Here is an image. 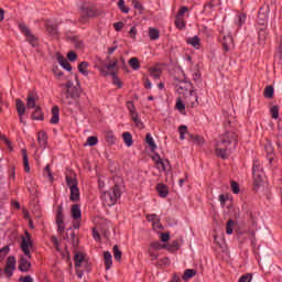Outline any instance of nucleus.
<instances>
[{
	"label": "nucleus",
	"instance_id": "obj_1",
	"mask_svg": "<svg viewBox=\"0 0 282 282\" xmlns=\"http://www.w3.org/2000/svg\"><path fill=\"white\" fill-rule=\"evenodd\" d=\"M26 237H21V245L20 248L22 252L25 254V257L21 256L19 260V270L20 272H30V269L32 268V263L30 262V259H32V253H30V250H33L34 242L32 241V236L30 232L25 231Z\"/></svg>",
	"mask_w": 282,
	"mask_h": 282
},
{
	"label": "nucleus",
	"instance_id": "obj_2",
	"mask_svg": "<svg viewBox=\"0 0 282 282\" xmlns=\"http://www.w3.org/2000/svg\"><path fill=\"white\" fill-rule=\"evenodd\" d=\"M61 87H65L66 89L62 99L64 105H74V102L80 98V84L74 86L72 80H67L66 84H62Z\"/></svg>",
	"mask_w": 282,
	"mask_h": 282
},
{
	"label": "nucleus",
	"instance_id": "obj_3",
	"mask_svg": "<svg viewBox=\"0 0 282 282\" xmlns=\"http://www.w3.org/2000/svg\"><path fill=\"white\" fill-rule=\"evenodd\" d=\"M122 197V186L115 184L111 192H105L101 195L104 206H115V204Z\"/></svg>",
	"mask_w": 282,
	"mask_h": 282
},
{
	"label": "nucleus",
	"instance_id": "obj_4",
	"mask_svg": "<svg viewBox=\"0 0 282 282\" xmlns=\"http://www.w3.org/2000/svg\"><path fill=\"white\" fill-rule=\"evenodd\" d=\"M74 261L78 279H83V270L80 269L83 265H86V272L91 271V265H89V262L85 259V254L83 252H75Z\"/></svg>",
	"mask_w": 282,
	"mask_h": 282
},
{
	"label": "nucleus",
	"instance_id": "obj_5",
	"mask_svg": "<svg viewBox=\"0 0 282 282\" xmlns=\"http://www.w3.org/2000/svg\"><path fill=\"white\" fill-rule=\"evenodd\" d=\"M66 184L70 189V202H80V189L78 188V180L74 176H66Z\"/></svg>",
	"mask_w": 282,
	"mask_h": 282
},
{
	"label": "nucleus",
	"instance_id": "obj_6",
	"mask_svg": "<svg viewBox=\"0 0 282 282\" xmlns=\"http://www.w3.org/2000/svg\"><path fill=\"white\" fill-rule=\"evenodd\" d=\"M263 177H265V172H263V167L259 163L253 164V184L254 186H261L263 182Z\"/></svg>",
	"mask_w": 282,
	"mask_h": 282
},
{
	"label": "nucleus",
	"instance_id": "obj_7",
	"mask_svg": "<svg viewBox=\"0 0 282 282\" xmlns=\"http://www.w3.org/2000/svg\"><path fill=\"white\" fill-rule=\"evenodd\" d=\"M100 235H104V237H107V223L105 220H100L93 228L94 239H96L97 241H100Z\"/></svg>",
	"mask_w": 282,
	"mask_h": 282
},
{
	"label": "nucleus",
	"instance_id": "obj_8",
	"mask_svg": "<svg viewBox=\"0 0 282 282\" xmlns=\"http://www.w3.org/2000/svg\"><path fill=\"white\" fill-rule=\"evenodd\" d=\"M183 99L187 109H195V107L199 105V97L197 96V93L195 90L189 95H185Z\"/></svg>",
	"mask_w": 282,
	"mask_h": 282
},
{
	"label": "nucleus",
	"instance_id": "obj_9",
	"mask_svg": "<svg viewBox=\"0 0 282 282\" xmlns=\"http://www.w3.org/2000/svg\"><path fill=\"white\" fill-rule=\"evenodd\" d=\"M232 142H237V133L232 131H226L224 134L220 135V141L218 143L220 144H232Z\"/></svg>",
	"mask_w": 282,
	"mask_h": 282
},
{
	"label": "nucleus",
	"instance_id": "obj_10",
	"mask_svg": "<svg viewBox=\"0 0 282 282\" xmlns=\"http://www.w3.org/2000/svg\"><path fill=\"white\" fill-rule=\"evenodd\" d=\"M14 270H17V258H14V256H10L7 259V265L4 268V274H7V276H12Z\"/></svg>",
	"mask_w": 282,
	"mask_h": 282
},
{
	"label": "nucleus",
	"instance_id": "obj_11",
	"mask_svg": "<svg viewBox=\"0 0 282 282\" xmlns=\"http://www.w3.org/2000/svg\"><path fill=\"white\" fill-rule=\"evenodd\" d=\"M177 85H178L177 93L183 98L188 96L189 94H193V91H194V90L191 89V83H188V82L182 80Z\"/></svg>",
	"mask_w": 282,
	"mask_h": 282
},
{
	"label": "nucleus",
	"instance_id": "obj_12",
	"mask_svg": "<svg viewBox=\"0 0 282 282\" xmlns=\"http://www.w3.org/2000/svg\"><path fill=\"white\" fill-rule=\"evenodd\" d=\"M152 160L153 162H155L156 169L159 171H166V164L167 166H171V162H169V160H162V158L158 153H154V155H152Z\"/></svg>",
	"mask_w": 282,
	"mask_h": 282
},
{
	"label": "nucleus",
	"instance_id": "obj_13",
	"mask_svg": "<svg viewBox=\"0 0 282 282\" xmlns=\"http://www.w3.org/2000/svg\"><path fill=\"white\" fill-rule=\"evenodd\" d=\"M268 14H270V7L268 6L261 7L258 12V23L260 25H265V22L268 21Z\"/></svg>",
	"mask_w": 282,
	"mask_h": 282
},
{
	"label": "nucleus",
	"instance_id": "obj_14",
	"mask_svg": "<svg viewBox=\"0 0 282 282\" xmlns=\"http://www.w3.org/2000/svg\"><path fill=\"white\" fill-rule=\"evenodd\" d=\"M221 43L224 52H230V50L235 47V40L232 39V35H230V33L223 36Z\"/></svg>",
	"mask_w": 282,
	"mask_h": 282
},
{
	"label": "nucleus",
	"instance_id": "obj_15",
	"mask_svg": "<svg viewBox=\"0 0 282 282\" xmlns=\"http://www.w3.org/2000/svg\"><path fill=\"white\" fill-rule=\"evenodd\" d=\"M36 100H39V95H36L35 93H29L26 97L28 109H36Z\"/></svg>",
	"mask_w": 282,
	"mask_h": 282
},
{
	"label": "nucleus",
	"instance_id": "obj_16",
	"mask_svg": "<svg viewBox=\"0 0 282 282\" xmlns=\"http://www.w3.org/2000/svg\"><path fill=\"white\" fill-rule=\"evenodd\" d=\"M57 63L66 69V72H72V64L65 58L61 53H56Z\"/></svg>",
	"mask_w": 282,
	"mask_h": 282
},
{
	"label": "nucleus",
	"instance_id": "obj_17",
	"mask_svg": "<svg viewBox=\"0 0 282 282\" xmlns=\"http://www.w3.org/2000/svg\"><path fill=\"white\" fill-rule=\"evenodd\" d=\"M70 215L75 221H80L83 213L80 212V205L75 204L70 208Z\"/></svg>",
	"mask_w": 282,
	"mask_h": 282
},
{
	"label": "nucleus",
	"instance_id": "obj_18",
	"mask_svg": "<svg viewBox=\"0 0 282 282\" xmlns=\"http://www.w3.org/2000/svg\"><path fill=\"white\" fill-rule=\"evenodd\" d=\"M82 12L89 19H94V17H100V12L91 7H82Z\"/></svg>",
	"mask_w": 282,
	"mask_h": 282
},
{
	"label": "nucleus",
	"instance_id": "obj_19",
	"mask_svg": "<svg viewBox=\"0 0 282 282\" xmlns=\"http://www.w3.org/2000/svg\"><path fill=\"white\" fill-rule=\"evenodd\" d=\"M216 155L217 158H221V160H226L228 158V152L221 143H216Z\"/></svg>",
	"mask_w": 282,
	"mask_h": 282
},
{
	"label": "nucleus",
	"instance_id": "obj_20",
	"mask_svg": "<svg viewBox=\"0 0 282 282\" xmlns=\"http://www.w3.org/2000/svg\"><path fill=\"white\" fill-rule=\"evenodd\" d=\"M186 43L187 45H192V47H195V50H199V47L202 46V40L197 35L187 39Z\"/></svg>",
	"mask_w": 282,
	"mask_h": 282
},
{
	"label": "nucleus",
	"instance_id": "obj_21",
	"mask_svg": "<svg viewBox=\"0 0 282 282\" xmlns=\"http://www.w3.org/2000/svg\"><path fill=\"white\" fill-rule=\"evenodd\" d=\"M156 192L161 197H167L169 196V186L164 183H159L156 185Z\"/></svg>",
	"mask_w": 282,
	"mask_h": 282
},
{
	"label": "nucleus",
	"instance_id": "obj_22",
	"mask_svg": "<svg viewBox=\"0 0 282 282\" xmlns=\"http://www.w3.org/2000/svg\"><path fill=\"white\" fill-rule=\"evenodd\" d=\"M37 142L41 149H45L47 147V133L41 131L37 133Z\"/></svg>",
	"mask_w": 282,
	"mask_h": 282
},
{
	"label": "nucleus",
	"instance_id": "obj_23",
	"mask_svg": "<svg viewBox=\"0 0 282 282\" xmlns=\"http://www.w3.org/2000/svg\"><path fill=\"white\" fill-rule=\"evenodd\" d=\"M15 109L19 117L25 116V104L21 99H15Z\"/></svg>",
	"mask_w": 282,
	"mask_h": 282
},
{
	"label": "nucleus",
	"instance_id": "obj_24",
	"mask_svg": "<svg viewBox=\"0 0 282 282\" xmlns=\"http://www.w3.org/2000/svg\"><path fill=\"white\" fill-rule=\"evenodd\" d=\"M46 32L50 36H58V25L54 23H46Z\"/></svg>",
	"mask_w": 282,
	"mask_h": 282
},
{
	"label": "nucleus",
	"instance_id": "obj_25",
	"mask_svg": "<svg viewBox=\"0 0 282 282\" xmlns=\"http://www.w3.org/2000/svg\"><path fill=\"white\" fill-rule=\"evenodd\" d=\"M52 118H51V124H58L61 118L58 117V113H59V109H58V106H54L52 108Z\"/></svg>",
	"mask_w": 282,
	"mask_h": 282
},
{
	"label": "nucleus",
	"instance_id": "obj_26",
	"mask_svg": "<svg viewBox=\"0 0 282 282\" xmlns=\"http://www.w3.org/2000/svg\"><path fill=\"white\" fill-rule=\"evenodd\" d=\"M104 261H105L106 270H110L111 265H113V260L111 258V252L106 251L104 253Z\"/></svg>",
	"mask_w": 282,
	"mask_h": 282
},
{
	"label": "nucleus",
	"instance_id": "obj_27",
	"mask_svg": "<svg viewBox=\"0 0 282 282\" xmlns=\"http://www.w3.org/2000/svg\"><path fill=\"white\" fill-rule=\"evenodd\" d=\"M148 36L151 41H158V39H160V30L155 28H150L148 31Z\"/></svg>",
	"mask_w": 282,
	"mask_h": 282
},
{
	"label": "nucleus",
	"instance_id": "obj_28",
	"mask_svg": "<svg viewBox=\"0 0 282 282\" xmlns=\"http://www.w3.org/2000/svg\"><path fill=\"white\" fill-rule=\"evenodd\" d=\"M149 73L152 78H160L162 76V68L160 66L151 67Z\"/></svg>",
	"mask_w": 282,
	"mask_h": 282
},
{
	"label": "nucleus",
	"instance_id": "obj_29",
	"mask_svg": "<svg viewBox=\"0 0 282 282\" xmlns=\"http://www.w3.org/2000/svg\"><path fill=\"white\" fill-rule=\"evenodd\" d=\"M145 142L150 147L152 153H155V149H158V145L155 144V141H153V137H151V133H148L145 135Z\"/></svg>",
	"mask_w": 282,
	"mask_h": 282
},
{
	"label": "nucleus",
	"instance_id": "obj_30",
	"mask_svg": "<svg viewBox=\"0 0 282 282\" xmlns=\"http://www.w3.org/2000/svg\"><path fill=\"white\" fill-rule=\"evenodd\" d=\"M87 67H89V63L88 62H82L78 65L79 74H83V76H89V70H87Z\"/></svg>",
	"mask_w": 282,
	"mask_h": 282
},
{
	"label": "nucleus",
	"instance_id": "obj_31",
	"mask_svg": "<svg viewBox=\"0 0 282 282\" xmlns=\"http://www.w3.org/2000/svg\"><path fill=\"white\" fill-rule=\"evenodd\" d=\"M70 41L76 50H83L85 47L83 40L77 36L72 37Z\"/></svg>",
	"mask_w": 282,
	"mask_h": 282
},
{
	"label": "nucleus",
	"instance_id": "obj_32",
	"mask_svg": "<svg viewBox=\"0 0 282 282\" xmlns=\"http://www.w3.org/2000/svg\"><path fill=\"white\" fill-rule=\"evenodd\" d=\"M23 164L25 173H30V161L28 160V150L22 149Z\"/></svg>",
	"mask_w": 282,
	"mask_h": 282
},
{
	"label": "nucleus",
	"instance_id": "obj_33",
	"mask_svg": "<svg viewBox=\"0 0 282 282\" xmlns=\"http://www.w3.org/2000/svg\"><path fill=\"white\" fill-rule=\"evenodd\" d=\"M197 274V271L194 269H187L184 271V274L182 276L183 281H188V279H193Z\"/></svg>",
	"mask_w": 282,
	"mask_h": 282
},
{
	"label": "nucleus",
	"instance_id": "obj_34",
	"mask_svg": "<svg viewBox=\"0 0 282 282\" xmlns=\"http://www.w3.org/2000/svg\"><path fill=\"white\" fill-rule=\"evenodd\" d=\"M189 140L197 144L198 147H203L205 140L203 137L195 135V134H189Z\"/></svg>",
	"mask_w": 282,
	"mask_h": 282
},
{
	"label": "nucleus",
	"instance_id": "obj_35",
	"mask_svg": "<svg viewBox=\"0 0 282 282\" xmlns=\"http://www.w3.org/2000/svg\"><path fill=\"white\" fill-rule=\"evenodd\" d=\"M165 250L169 252H177V250H180V242H177V240L172 241L171 245H166Z\"/></svg>",
	"mask_w": 282,
	"mask_h": 282
},
{
	"label": "nucleus",
	"instance_id": "obj_36",
	"mask_svg": "<svg viewBox=\"0 0 282 282\" xmlns=\"http://www.w3.org/2000/svg\"><path fill=\"white\" fill-rule=\"evenodd\" d=\"M32 120H43V111H41V106L35 107V110L32 113Z\"/></svg>",
	"mask_w": 282,
	"mask_h": 282
},
{
	"label": "nucleus",
	"instance_id": "obj_37",
	"mask_svg": "<svg viewBox=\"0 0 282 282\" xmlns=\"http://www.w3.org/2000/svg\"><path fill=\"white\" fill-rule=\"evenodd\" d=\"M123 142L128 147H133V137L129 132L122 133Z\"/></svg>",
	"mask_w": 282,
	"mask_h": 282
},
{
	"label": "nucleus",
	"instance_id": "obj_38",
	"mask_svg": "<svg viewBox=\"0 0 282 282\" xmlns=\"http://www.w3.org/2000/svg\"><path fill=\"white\" fill-rule=\"evenodd\" d=\"M112 252L115 254L116 261H122V251H120V248L118 247V245L113 246Z\"/></svg>",
	"mask_w": 282,
	"mask_h": 282
},
{
	"label": "nucleus",
	"instance_id": "obj_39",
	"mask_svg": "<svg viewBox=\"0 0 282 282\" xmlns=\"http://www.w3.org/2000/svg\"><path fill=\"white\" fill-rule=\"evenodd\" d=\"M175 25L176 28H178V30H184V28H186V22H184V19L182 17L176 15Z\"/></svg>",
	"mask_w": 282,
	"mask_h": 282
},
{
	"label": "nucleus",
	"instance_id": "obj_40",
	"mask_svg": "<svg viewBox=\"0 0 282 282\" xmlns=\"http://www.w3.org/2000/svg\"><path fill=\"white\" fill-rule=\"evenodd\" d=\"M65 218H56V224H57V232H65Z\"/></svg>",
	"mask_w": 282,
	"mask_h": 282
},
{
	"label": "nucleus",
	"instance_id": "obj_41",
	"mask_svg": "<svg viewBox=\"0 0 282 282\" xmlns=\"http://www.w3.org/2000/svg\"><path fill=\"white\" fill-rule=\"evenodd\" d=\"M29 43L32 45V47H39V39L32 33L26 36Z\"/></svg>",
	"mask_w": 282,
	"mask_h": 282
},
{
	"label": "nucleus",
	"instance_id": "obj_42",
	"mask_svg": "<svg viewBox=\"0 0 282 282\" xmlns=\"http://www.w3.org/2000/svg\"><path fill=\"white\" fill-rule=\"evenodd\" d=\"M129 65L133 69H140V59H138V57H131L129 59Z\"/></svg>",
	"mask_w": 282,
	"mask_h": 282
},
{
	"label": "nucleus",
	"instance_id": "obj_43",
	"mask_svg": "<svg viewBox=\"0 0 282 282\" xmlns=\"http://www.w3.org/2000/svg\"><path fill=\"white\" fill-rule=\"evenodd\" d=\"M176 109L181 111V113H184L186 110V102L182 101L181 97L176 100Z\"/></svg>",
	"mask_w": 282,
	"mask_h": 282
},
{
	"label": "nucleus",
	"instance_id": "obj_44",
	"mask_svg": "<svg viewBox=\"0 0 282 282\" xmlns=\"http://www.w3.org/2000/svg\"><path fill=\"white\" fill-rule=\"evenodd\" d=\"M274 97V87L267 86L264 88V98H273Z\"/></svg>",
	"mask_w": 282,
	"mask_h": 282
},
{
	"label": "nucleus",
	"instance_id": "obj_45",
	"mask_svg": "<svg viewBox=\"0 0 282 282\" xmlns=\"http://www.w3.org/2000/svg\"><path fill=\"white\" fill-rule=\"evenodd\" d=\"M98 144V137H89L84 147H96Z\"/></svg>",
	"mask_w": 282,
	"mask_h": 282
},
{
	"label": "nucleus",
	"instance_id": "obj_46",
	"mask_svg": "<svg viewBox=\"0 0 282 282\" xmlns=\"http://www.w3.org/2000/svg\"><path fill=\"white\" fill-rule=\"evenodd\" d=\"M162 249H166V245H162L160 242L150 243V250H162Z\"/></svg>",
	"mask_w": 282,
	"mask_h": 282
},
{
	"label": "nucleus",
	"instance_id": "obj_47",
	"mask_svg": "<svg viewBox=\"0 0 282 282\" xmlns=\"http://www.w3.org/2000/svg\"><path fill=\"white\" fill-rule=\"evenodd\" d=\"M232 230H235V220L229 219L226 226L227 235H232Z\"/></svg>",
	"mask_w": 282,
	"mask_h": 282
},
{
	"label": "nucleus",
	"instance_id": "obj_48",
	"mask_svg": "<svg viewBox=\"0 0 282 282\" xmlns=\"http://www.w3.org/2000/svg\"><path fill=\"white\" fill-rule=\"evenodd\" d=\"M135 127H138V129H144V123H142V120H140L138 115H134L131 117Z\"/></svg>",
	"mask_w": 282,
	"mask_h": 282
},
{
	"label": "nucleus",
	"instance_id": "obj_49",
	"mask_svg": "<svg viewBox=\"0 0 282 282\" xmlns=\"http://www.w3.org/2000/svg\"><path fill=\"white\" fill-rule=\"evenodd\" d=\"M127 107L130 111V116H138V112L135 111V106L133 105V101H127Z\"/></svg>",
	"mask_w": 282,
	"mask_h": 282
},
{
	"label": "nucleus",
	"instance_id": "obj_50",
	"mask_svg": "<svg viewBox=\"0 0 282 282\" xmlns=\"http://www.w3.org/2000/svg\"><path fill=\"white\" fill-rule=\"evenodd\" d=\"M127 107L130 111V116H138V112L135 111V106L133 105V101H127Z\"/></svg>",
	"mask_w": 282,
	"mask_h": 282
},
{
	"label": "nucleus",
	"instance_id": "obj_51",
	"mask_svg": "<svg viewBox=\"0 0 282 282\" xmlns=\"http://www.w3.org/2000/svg\"><path fill=\"white\" fill-rule=\"evenodd\" d=\"M118 8L123 12L124 14H129V8L124 6V0H119Z\"/></svg>",
	"mask_w": 282,
	"mask_h": 282
},
{
	"label": "nucleus",
	"instance_id": "obj_52",
	"mask_svg": "<svg viewBox=\"0 0 282 282\" xmlns=\"http://www.w3.org/2000/svg\"><path fill=\"white\" fill-rule=\"evenodd\" d=\"M53 74L56 78L61 79L63 78V70H61V67L58 66H53Z\"/></svg>",
	"mask_w": 282,
	"mask_h": 282
},
{
	"label": "nucleus",
	"instance_id": "obj_53",
	"mask_svg": "<svg viewBox=\"0 0 282 282\" xmlns=\"http://www.w3.org/2000/svg\"><path fill=\"white\" fill-rule=\"evenodd\" d=\"M132 4L135 10H139V14H142V12L144 11V7L142 6V3H140V1L138 0H132Z\"/></svg>",
	"mask_w": 282,
	"mask_h": 282
},
{
	"label": "nucleus",
	"instance_id": "obj_54",
	"mask_svg": "<svg viewBox=\"0 0 282 282\" xmlns=\"http://www.w3.org/2000/svg\"><path fill=\"white\" fill-rule=\"evenodd\" d=\"M187 132H188V127H186V126H180V128H178V133H180V135H181V140H184V139H185L184 135H186Z\"/></svg>",
	"mask_w": 282,
	"mask_h": 282
},
{
	"label": "nucleus",
	"instance_id": "obj_55",
	"mask_svg": "<svg viewBox=\"0 0 282 282\" xmlns=\"http://www.w3.org/2000/svg\"><path fill=\"white\" fill-rule=\"evenodd\" d=\"M271 116L274 120L279 118V106H273L270 110Z\"/></svg>",
	"mask_w": 282,
	"mask_h": 282
},
{
	"label": "nucleus",
	"instance_id": "obj_56",
	"mask_svg": "<svg viewBox=\"0 0 282 282\" xmlns=\"http://www.w3.org/2000/svg\"><path fill=\"white\" fill-rule=\"evenodd\" d=\"M250 281H252V273H246L238 280V282H250Z\"/></svg>",
	"mask_w": 282,
	"mask_h": 282
},
{
	"label": "nucleus",
	"instance_id": "obj_57",
	"mask_svg": "<svg viewBox=\"0 0 282 282\" xmlns=\"http://www.w3.org/2000/svg\"><path fill=\"white\" fill-rule=\"evenodd\" d=\"M231 189H232V193H235V195H239V183L232 181L231 182Z\"/></svg>",
	"mask_w": 282,
	"mask_h": 282
},
{
	"label": "nucleus",
	"instance_id": "obj_58",
	"mask_svg": "<svg viewBox=\"0 0 282 282\" xmlns=\"http://www.w3.org/2000/svg\"><path fill=\"white\" fill-rule=\"evenodd\" d=\"M67 58H68V61L74 62V61H76V58H78V55H76V52L70 51L67 53Z\"/></svg>",
	"mask_w": 282,
	"mask_h": 282
},
{
	"label": "nucleus",
	"instance_id": "obj_59",
	"mask_svg": "<svg viewBox=\"0 0 282 282\" xmlns=\"http://www.w3.org/2000/svg\"><path fill=\"white\" fill-rule=\"evenodd\" d=\"M160 239H161V241H163V243H166V241H169V239H171V236L169 235V232H163L160 235Z\"/></svg>",
	"mask_w": 282,
	"mask_h": 282
},
{
	"label": "nucleus",
	"instance_id": "obj_60",
	"mask_svg": "<svg viewBox=\"0 0 282 282\" xmlns=\"http://www.w3.org/2000/svg\"><path fill=\"white\" fill-rule=\"evenodd\" d=\"M112 77H113V85H117V87H122V82L120 80V78H118V76H116V73H112Z\"/></svg>",
	"mask_w": 282,
	"mask_h": 282
},
{
	"label": "nucleus",
	"instance_id": "obj_61",
	"mask_svg": "<svg viewBox=\"0 0 282 282\" xmlns=\"http://www.w3.org/2000/svg\"><path fill=\"white\" fill-rule=\"evenodd\" d=\"M20 30H22L25 36H30V34H32V31L26 25H20Z\"/></svg>",
	"mask_w": 282,
	"mask_h": 282
},
{
	"label": "nucleus",
	"instance_id": "obj_62",
	"mask_svg": "<svg viewBox=\"0 0 282 282\" xmlns=\"http://www.w3.org/2000/svg\"><path fill=\"white\" fill-rule=\"evenodd\" d=\"M113 28H115L116 32H120L122 30V28H124V22H116L113 24Z\"/></svg>",
	"mask_w": 282,
	"mask_h": 282
},
{
	"label": "nucleus",
	"instance_id": "obj_63",
	"mask_svg": "<svg viewBox=\"0 0 282 282\" xmlns=\"http://www.w3.org/2000/svg\"><path fill=\"white\" fill-rule=\"evenodd\" d=\"M171 260L169 258H163L158 262V265H169Z\"/></svg>",
	"mask_w": 282,
	"mask_h": 282
},
{
	"label": "nucleus",
	"instance_id": "obj_64",
	"mask_svg": "<svg viewBox=\"0 0 282 282\" xmlns=\"http://www.w3.org/2000/svg\"><path fill=\"white\" fill-rule=\"evenodd\" d=\"M20 282H33L32 276L25 275L24 278L19 279Z\"/></svg>",
	"mask_w": 282,
	"mask_h": 282
}]
</instances>
